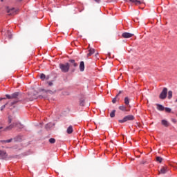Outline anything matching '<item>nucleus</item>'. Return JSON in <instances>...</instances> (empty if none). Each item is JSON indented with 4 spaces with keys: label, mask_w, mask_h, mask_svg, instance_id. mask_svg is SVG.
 Here are the masks:
<instances>
[{
    "label": "nucleus",
    "mask_w": 177,
    "mask_h": 177,
    "mask_svg": "<svg viewBox=\"0 0 177 177\" xmlns=\"http://www.w3.org/2000/svg\"><path fill=\"white\" fill-rule=\"evenodd\" d=\"M28 99L30 101L38 99V92L34 89L31 90L28 94Z\"/></svg>",
    "instance_id": "obj_1"
},
{
    "label": "nucleus",
    "mask_w": 177,
    "mask_h": 177,
    "mask_svg": "<svg viewBox=\"0 0 177 177\" xmlns=\"http://www.w3.org/2000/svg\"><path fill=\"white\" fill-rule=\"evenodd\" d=\"M59 68L62 73H68L70 70V64H59Z\"/></svg>",
    "instance_id": "obj_2"
},
{
    "label": "nucleus",
    "mask_w": 177,
    "mask_h": 177,
    "mask_svg": "<svg viewBox=\"0 0 177 177\" xmlns=\"http://www.w3.org/2000/svg\"><path fill=\"white\" fill-rule=\"evenodd\" d=\"M133 120H135V117L132 115H129L125 116L123 119L119 120V122L124 124V122H127V121H133Z\"/></svg>",
    "instance_id": "obj_3"
},
{
    "label": "nucleus",
    "mask_w": 177,
    "mask_h": 177,
    "mask_svg": "<svg viewBox=\"0 0 177 177\" xmlns=\"http://www.w3.org/2000/svg\"><path fill=\"white\" fill-rule=\"evenodd\" d=\"M167 93H168V88H167L166 87L163 88L162 92L159 95L160 99H162V100L166 99Z\"/></svg>",
    "instance_id": "obj_4"
},
{
    "label": "nucleus",
    "mask_w": 177,
    "mask_h": 177,
    "mask_svg": "<svg viewBox=\"0 0 177 177\" xmlns=\"http://www.w3.org/2000/svg\"><path fill=\"white\" fill-rule=\"evenodd\" d=\"M0 157L2 160H6V158H8V153H6V151H5L0 150Z\"/></svg>",
    "instance_id": "obj_5"
},
{
    "label": "nucleus",
    "mask_w": 177,
    "mask_h": 177,
    "mask_svg": "<svg viewBox=\"0 0 177 177\" xmlns=\"http://www.w3.org/2000/svg\"><path fill=\"white\" fill-rule=\"evenodd\" d=\"M129 2H131V3H134L136 6L142 5L143 3V0L139 1V0H129Z\"/></svg>",
    "instance_id": "obj_6"
},
{
    "label": "nucleus",
    "mask_w": 177,
    "mask_h": 177,
    "mask_svg": "<svg viewBox=\"0 0 177 177\" xmlns=\"http://www.w3.org/2000/svg\"><path fill=\"white\" fill-rule=\"evenodd\" d=\"M122 37L123 38H131L133 37V34L125 32L122 34Z\"/></svg>",
    "instance_id": "obj_7"
},
{
    "label": "nucleus",
    "mask_w": 177,
    "mask_h": 177,
    "mask_svg": "<svg viewBox=\"0 0 177 177\" xmlns=\"http://www.w3.org/2000/svg\"><path fill=\"white\" fill-rule=\"evenodd\" d=\"M85 70V64L84 63V61H82L80 64V71H84Z\"/></svg>",
    "instance_id": "obj_8"
},
{
    "label": "nucleus",
    "mask_w": 177,
    "mask_h": 177,
    "mask_svg": "<svg viewBox=\"0 0 177 177\" xmlns=\"http://www.w3.org/2000/svg\"><path fill=\"white\" fill-rule=\"evenodd\" d=\"M156 106H157V110H158L159 111H164L165 109L164 106L160 104H157Z\"/></svg>",
    "instance_id": "obj_9"
},
{
    "label": "nucleus",
    "mask_w": 177,
    "mask_h": 177,
    "mask_svg": "<svg viewBox=\"0 0 177 177\" xmlns=\"http://www.w3.org/2000/svg\"><path fill=\"white\" fill-rule=\"evenodd\" d=\"M161 124L162 125H163V127H169V122L166 120H162Z\"/></svg>",
    "instance_id": "obj_10"
},
{
    "label": "nucleus",
    "mask_w": 177,
    "mask_h": 177,
    "mask_svg": "<svg viewBox=\"0 0 177 177\" xmlns=\"http://www.w3.org/2000/svg\"><path fill=\"white\" fill-rule=\"evenodd\" d=\"M15 123H12L11 124H10L9 126H8L7 127H6V129H4V131H10L11 129H13V128H15Z\"/></svg>",
    "instance_id": "obj_11"
},
{
    "label": "nucleus",
    "mask_w": 177,
    "mask_h": 177,
    "mask_svg": "<svg viewBox=\"0 0 177 177\" xmlns=\"http://www.w3.org/2000/svg\"><path fill=\"white\" fill-rule=\"evenodd\" d=\"M73 126H69L67 129H66V132L67 133H68V135L73 133Z\"/></svg>",
    "instance_id": "obj_12"
},
{
    "label": "nucleus",
    "mask_w": 177,
    "mask_h": 177,
    "mask_svg": "<svg viewBox=\"0 0 177 177\" xmlns=\"http://www.w3.org/2000/svg\"><path fill=\"white\" fill-rule=\"evenodd\" d=\"M88 53L87 54V56L89 57V56H92V55H93V53H95V49L93 48H90L89 50H88Z\"/></svg>",
    "instance_id": "obj_13"
},
{
    "label": "nucleus",
    "mask_w": 177,
    "mask_h": 177,
    "mask_svg": "<svg viewBox=\"0 0 177 177\" xmlns=\"http://www.w3.org/2000/svg\"><path fill=\"white\" fill-rule=\"evenodd\" d=\"M11 96L12 99H17V97H19V92L12 93Z\"/></svg>",
    "instance_id": "obj_14"
},
{
    "label": "nucleus",
    "mask_w": 177,
    "mask_h": 177,
    "mask_svg": "<svg viewBox=\"0 0 177 177\" xmlns=\"http://www.w3.org/2000/svg\"><path fill=\"white\" fill-rule=\"evenodd\" d=\"M15 127H17V128H19V129H21L23 128V124H21L19 122H15Z\"/></svg>",
    "instance_id": "obj_15"
},
{
    "label": "nucleus",
    "mask_w": 177,
    "mask_h": 177,
    "mask_svg": "<svg viewBox=\"0 0 177 177\" xmlns=\"http://www.w3.org/2000/svg\"><path fill=\"white\" fill-rule=\"evenodd\" d=\"M119 109H120L122 111H128V110H127V107H125L124 105L119 106Z\"/></svg>",
    "instance_id": "obj_16"
},
{
    "label": "nucleus",
    "mask_w": 177,
    "mask_h": 177,
    "mask_svg": "<svg viewBox=\"0 0 177 177\" xmlns=\"http://www.w3.org/2000/svg\"><path fill=\"white\" fill-rule=\"evenodd\" d=\"M167 173V169H165V167H162L160 171H159V174H166Z\"/></svg>",
    "instance_id": "obj_17"
},
{
    "label": "nucleus",
    "mask_w": 177,
    "mask_h": 177,
    "mask_svg": "<svg viewBox=\"0 0 177 177\" xmlns=\"http://www.w3.org/2000/svg\"><path fill=\"white\" fill-rule=\"evenodd\" d=\"M6 35H7V37H8V39H11V38H12V32H10V31H9V30H7Z\"/></svg>",
    "instance_id": "obj_18"
},
{
    "label": "nucleus",
    "mask_w": 177,
    "mask_h": 177,
    "mask_svg": "<svg viewBox=\"0 0 177 177\" xmlns=\"http://www.w3.org/2000/svg\"><path fill=\"white\" fill-rule=\"evenodd\" d=\"M70 63L72 64V65L74 66V67H77V63H75V60L74 59H71L69 60Z\"/></svg>",
    "instance_id": "obj_19"
},
{
    "label": "nucleus",
    "mask_w": 177,
    "mask_h": 177,
    "mask_svg": "<svg viewBox=\"0 0 177 177\" xmlns=\"http://www.w3.org/2000/svg\"><path fill=\"white\" fill-rule=\"evenodd\" d=\"M53 93H55V92L50 90H47L45 91L46 95H53Z\"/></svg>",
    "instance_id": "obj_20"
},
{
    "label": "nucleus",
    "mask_w": 177,
    "mask_h": 177,
    "mask_svg": "<svg viewBox=\"0 0 177 177\" xmlns=\"http://www.w3.org/2000/svg\"><path fill=\"white\" fill-rule=\"evenodd\" d=\"M111 118H113V117H115V110H113L110 113Z\"/></svg>",
    "instance_id": "obj_21"
},
{
    "label": "nucleus",
    "mask_w": 177,
    "mask_h": 177,
    "mask_svg": "<svg viewBox=\"0 0 177 177\" xmlns=\"http://www.w3.org/2000/svg\"><path fill=\"white\" fill-rule=\"evenodd\" d=\"M168 99H172V91H168Z\"/></svg>",
    "instance_id": "obj_22"
},
{
    "label": "nucleus",
    "mask_w": 177,
    "mask_h": 177,
    "mask_svg": "<svg viewBox=\"0 0 177 177\" xmlns=\"http://www.w3.org/2000/svg\"><path fill=\"white\" fill-rule=\"evenodd\" d=\"M124 103H125V104H127V105L129 104V98L128 97H126L124 98Z\"/></svg>",
    "instance_id": "obj_23"
},
{
    "label": "nucleus",
    "mask_w": 177,
    "mask_h": 177,
    "mask_svg": "<svg viewBox=\"0 0 177 177\" xmlns=\"http://www.w3.org/2000/svg\"><path fill=\"white\" fill-rule=\"evenodd\" d=\"M156 161H158V162H162V158L160 156L156 157Z\"/></svg>",
    "instance_id": "obj_24"
},
{
    "label": "nucleus",
    "mask_w": 177,
    "mask_h": 177,
    "mask_svg": "<svg viewBox=\"0 0 177 177\" xmlns=\"http://www.w3.org/2000/svg\"><path fill=\"white\" fill-rule=\"evenodd\" d=\"M56 140L55 138H50L49 139V142L51 144L55 143Z\"/></svg>",
    "instance_id": "obj_25"
},
{
    "label": "nucleus",
    "mask_w": 177,
    "mask_h": 177,
    "mask_svg": "<svg viewBox=\"0 0 177 177\" xmlns=\"http://www.w3.org/2000/svg\"><path fill=\"white\" fill-rule=\"evenodd\" d=\"M166 113H171V108L166 107L165 108Z\"/></svg>",
    "instance_id": "obj_26"
},
{
    "label": "nucleus",
    "mask_w": 177,
    "mask_h": 177,
    "mask_svg": "<svg viewBox=\"0 0 177 177\" xmlns=\"http://www.w3.org/2000/svg\"><path fill=\"white\" fill-rule=\"evenodd\" d=\"M12 120H13V118H12V116H9L8 117V124H11Z\"/></svg>",
    "instance_id": "obj_27"
},
{
    "label": "nucleus",
    "mask_w": 177,
    "mask_h": 177,
    "mask_svg": "<svg viewBox=\"0 0 177 177\" xmlns=\"http://www.w3.org/2000/svg\"><path fill=\"white\" fill-rule=\"evenodd\" d=\"M8 13H12V12H15V8H11L7 10Z\"/></svg>",
    "instance_id": "obj_28"
},
{
    "label": "nucleus",
    "mask_w": 177,
    "mask_h": 177,
    "mask_svg": "<svg viewBox=\"0 0 177 177\" xmlns=\"http://www.w3.org/2000/svg\"><path fill=\"white\" fill-rule=\"evenodd\" d=\"M40 78H41V80H45V78H46L45 74L41 73L40 75Z\"/></svg>",
    "instance_id": "obj_29"
},
{
    "label": "nucleus",
    "mask_w": 177,
    "mask_h": 177,
    "mask_svg": "<svg viewBox=\"0 0 177 177\" xmlns=\"http://www.w3.org/2000/svg\"><path fill=\"white\" fill-rule=\"evenodd\" d=\"M3 143H10V142H12V138L9 140H3Z\"/></svg>",
    "instance_id": "obj_30"
},
{
    "label": "nucleus",
    "mask_w": 177,
    "mask_h": 177,
    "mask_svg": "<svg viewBox=\"0 0 177 177\" xmlns=\"http://www.w3.org/2000/svg\"><path fill=\"white\" fill-rule=\"evenodd\" d=\"M7 104H4V105H3V106H1V108H0L1 111H3V110L5 109V107H6V105H7Z\"/></svg>",
    "instance_id": "obj_31"
},
{
    "label": "nucleus",
    "mask_w": 177,
    "mask_h": 177,
    "mask_svg": "<svg viewBox=\"0 0 177 177\" xmlns=\"http://www.w3.org/2000/svg\"><path fill=\"white\" fill-rule=\"evenodd\" d=\"M6 97H7V99H12V95H10L9 94L6 95Z\"/></svg>",
    "instance_id": "obj_32"
},
{
    "label": "nucleus",
    "mask_w": 177,
    "mask_h": 177,
    "mask_svg": "<svg viewBox=\"0 0 177 177\" xmlns=\"http://www.w3.org/2000/svg\"><path fill=\"white\" fill-rule=\"evenodd\" d=\"M17 102H19L18 100H15L12 102H11V105L13 106V104H16V103H17Z\"/></svg>",
    "instance_id": "obj_33"
},
{
    "label": "nucleus",
    "mask_w": 177,
    "mask_h": 177,
    "mask_svg": "<svg viewBox=\"0 0 177 177\" xmlns=\"http://www.w3.org/2000/svg\"><path fill=\"white\" fill-rule=\"evenodd\" d=\"M117 102V98L115 97L112 100V103H115Z\"/></svg>",
    "instance_id": "obj_34"
},
{
    "label": "nucleus",
    "mask_w": 177,
    "mask_h": 177,
    "mask_svg": "<svg viewBox=\"0 0 177 177\" xmlns=\"http://www.w3.org/2000/svg\"><path fill=\"white\" fill-rule=\"evenodd\" d=\"M48 85H49V86H52V85H53V82H49Z\"/></svg>",
    "instance_id": "obj_35"
},
{
    "label": "nucleus",
    "mask_w": 177,
    "mask_h": 177,
    "mask_svg": "<svg viewBox=\"0 0 177 177\" xmlns=\"http://www.w3.org/2000/svg\"><path fill=\"white\" fill-rule=\"evenodd\" d=\"M95 1V2H96L97 3H100V1H102V0H94Z\"/></svg>",
    "instance_id": "obj_36"
},
{
    "label": "nucleus",
    "mask_w": 177,
    "mask_h": 177,
    "mask_svg": "<svg viewBox=\"0 0 177 177\" xmlns=\"http://www.w3.org/2000/svg\"><path fill=\"white\" fill-rule=\"evenodd\" d=\"M39 97H43L44 99H46V97H45V96H39Z\"/></svg>",
    "instance_id": "obj_37"
},
{
    "label": "nucleus",
    "mask_w": 177,
    "mask_h": 177,
    "mask_svg": "<svg viewBox=\"0 0 177 177\" xmlns=\"http://www.w3.org/2000/svg\"><path fill=\"white\" fill-rule=\"evenodd\" d=\"M6 98L5 97H0V101L1 100H5Z\"/></svg>",
    "instance_id": "obj_38"
},
{
    "label": "nucleus",
    "mask_w": 177,
    "mask_h": 177,
    "mask_svg": "<svg viewBox=\"0 0 177 177\" xmlns=\"http://www.w3.org/2000/svg\"><path fill=\"white\" fill-rule=\"evenodd\" d=\"M120 93H121V91L119 92L118 95H120ZM118 95H117L116 96H118Z\"/></svg>",
    "instance_id": "obj_39"
},
{
    "label": "nucleus",
    "mask_w": 177,
    "mask_h": 177,
    "mask_svg": "<svg viewBox=\"0 0 177 177\" xmlns=\"http://www.w3.org/2000/svg\"><path fill=\"white\" fill-rule=\"evenodd\" d=\"M97 55H98V53L95 54V56L97 57Z\"/></svg>",
    "instance_id": "obj_40"
},
{
    "label": "nucleus",
    "mask_w": 177,
    "mask_h": 177,
    "mask_svg": "<svg viewBox=\"0 0 177 177\" xmlns=\"http://www.w3.org/2000/svg\"><path fill=\"white\" fill-rule=\"evenodd\" d=\"M46 128H48V124H46Z\"/></svg>",
    "instance_id": "obj_41"
},
{
    "label": "nucleus",
    "mask_w": 177,
    "mask_h": 177,
    "mask_svg": "<svg viewBox=\"0 0 177 177\" xmlns=\"http://www.w3.org/2000/svg\"><path fill=\"white\" fill-rule=\"evenodd\" d=\"M0 129H2V127H0Z\"/></svg>",
    "instance_id": "obj_42"
},
{
    "label": "nucleus",
    "mask_w": 177,
    "mask_h": 177,
    "mask_svg": "<svg viewBox=\"0 0 177 177\" xmlns=\"http://www.w3.org/2000/svg\"><path fill=\"white\" fill-rule=\"evenodd\" d=\"M1 2H3V0H1Z\"/></svg>",
    "instance_id": "obj_43"
}]
</instances>
